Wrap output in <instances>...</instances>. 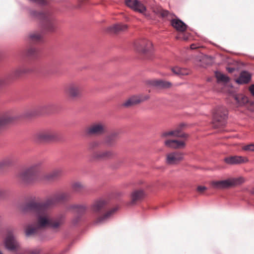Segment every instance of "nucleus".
Masks as SVG:
<instances>
[{
  "label": "nucleus",
  "mask_w": 254,
  "mask_h": 254,
  "mask_svg": "<svg viewBox=\"0 0 254 254\" xmlns=\"http://www.w3.org/2000/svg\"><path fill=\"white\" fill-rule=\"evenodd\" d=\"M53 199H47L44 202L31 201L21 207L23 213H30L36 217L35 226L39 229L50 226L51 218L48 214V210L52 207Z\"/></svg>",
  "instance_id": "f257e3e1"
},
{
  "label": "nucleus",
  "mask_w": 254,
  "mask_h": 254,
  "mask_svg": "<svg viewBox=\"0 0 254 254\" xmlns=\"http://www.w3.org/2000/svg\"><path fill=\"white\" fill-rule=\"evenodd\" d=\"M59 133L52 128H46L37 132L34 135L36 141H49L57 139Z\"/></svg>",
  "instance_id": "f03ea898"
},
{
  "label": "nucleus",
  "mask_w": 254,
  "mask_h": 254,
  "mask_svg": "<svg viewBox=\"0 0 254 254\" xmlns=\"http://www.w3.org/2000/svg\"><path fill=\"white\" fill-rule=\"evenodd\" d=\"M244 182V179L240 177L222 181H213L211 183V185L215 189H222L241 185Z\"/></svg>",
  "instance_id": "7ed1b4c3"
},
{
  "label": "nucleus",
  "mask_w": 254,
  "mask_h": 254,
  "mask_svg": "<svg viewBox=\"0 0 254 254\" xmlns=\"http://www.w3.org/2000/svg\"><path fill=\"white\" fill-rule=\"evenodd\" d=\"M14 229L11 228L6 229L4 244L5 248L10 251L16 252L18 250L19 245L14 235Z\"/></svg>",
  "instance_id": "20e7f679"
},
{
  "label": "nucleus",
  "mask_w": 254,
  "mask_h": 254,
  "mask_svg": "<svg viewBox=\"0 0 254 254\" xmlns=\"http://www.w3.org/2000/svg\"><path fill=\"white\" fill-rule=\"evenodd\" d=\"M82 89V87L80 83L73 82L67 85L66 92L70 97L75 99L81 96Z\"/></svg>",
  "instance_id": "39448f33"
},
{
  "label": "nucleus",
  "mask_w": 254,
  "mask_h": 254,
  "mask_svg": "<svg viewBox=\"0 0 254 254\" xmlns=\"http://www.w3.org/2000/svg\"><path fill=\"white\" fill-rule=\"evenodd\" d=\"M135 50L144 55L149 54L153 49L152 43L148 40H143L134 44Z\"/></svg>",
  "instance_id": "423d86ee"
},
{
  "label": "nucleus",
  "mask_w": 254,
  "mask_h": 254,
  "mask_svg": "<svg viewBox=\"0 0 254 254\" xmlns=\"http://www.w3.org/2000/svg\"><path fill=\"white\" fill-rule=\"evenodd\" d=\"M227 118V111L224 107L218 108L213 114V122L216 126H223Z\"/></svg>",
  "instance_id": "0eeeda50"
},
{
  "label": "nucleus",
  "mask_w": 254,
  "mask_h": 254,
  "mask_svg": "<svg viewBox=\"0 0 254 254\" xmlns=\"http://www.w3.org/2000/svg\"><path fill=\"white\" fill-rule=\"evenodd\" d=\"M184 159V154L181 152L172 151L166 155L165 162L167 164L174 165L178 164Z\"/></svg>",
  "instance_id": "6e6552de"
},
{
  "label": "nucleus",
  "mask_w": 254,
  "mask_h": 254,
  "mask_svg": "<svg viewBox=\"0 0 254 254\" xmlns=\"http://www.w3.org/2000/svg\"><path fill=\"white\" fill-rule=\"evenodd\" d=\"M106 131V127L105 125L100 122L92 124L86 129V132L89 135L101 134Z\"/></svg>",
  "instance_id": "1a4fd4ad"
},
{
  "label": "nucleus",
  "mask_w": 254,
  "mask_h": 254,
  "mask_svg": "<svg viewBox=\"0 0 254 254\" xmlns=\"http://www.w3.org/2000/svg\"><path fill=\"white\" fill-rule=\"evenodd\" d=\"M125 2L127 6L140 13H144L146 10L145 6L138 0H126Z\"/></svg>",
  "instance_id": "9d476101"
},
{
  "label": "nucleus",
  "mask_w": 254,
  "mask_h": 254,
  "mask_svg": "<svg viewBox=\"0 0 254 254\" xmlns=\"http://www.w3.org/2000/svg\"><path fill=\"white\" fill-rule=\"evenodd\" d=\"M115 155L112 150L97 151L93 154V157L98 160H108L112 158Z\"/></svg>",
  "instance_id": "9b49d317"
},
{
  "label": "nucleus",
  "mask_w": 254,
  "mask_h": 254,
  "mask_svg": "<svg viewBox=\"0 0 254 254\" xmlns=\"http://www.w3.org/2000/svg\"><path fill=\"white\" fill-rule=\"evenodd\" d=\"M145 193L143 190H136L133 191L130 195L131 200L128 202V206L135 205L140 201L144 196Z\"/></svg>",
  "instance_id": "f8f14e48"
},
{
  "label": "nucleus",
  "mask_w": 254,
  "mask_h": 254,
  "mask_svg": "<svg viewBox=\"0 0 254 254\" xmlns=\"http://www.w3.org/2000/svg\"><path fill=\"white\" fill-rule=\"evenodd\" d=\"M17 177L20 181L25 183H29L36 180L27 168L18 173Z\"/></svg>",
  "instance_id": "ddd939ff"
},
{
  "label": "nucleus",
  "mask_w": 254,
  "mask_h": 254,
  "mask_svg": "<svg viewBox=\"0 0 254 254\" xmlns=\"http://www.w3.org/2000/svg\"><path fill=\"white\" fill-rule=\"evenodd\" d=\"M164 144L169 148L175 149L183 148L186 146L184 141L177 139L166 140L164 142Z\"/></svg>",
  "instance_id": "4468645a"
},
{
  "label": "nucleus",
  "mask_w": 254,
  "mask_h": 254,
  "mask_svg": "<svg viewBox=\"0 0 254 254\" xmlns=\"http://www.w3.org/2000/svg\"><path fill=\"white\" fill-rule=\"evenodd\" d=\"M14 118L9 112L3 113L0 115V129L5 126L11 123Z\"/></svg>",
  "instance_id": "2eb2a0df"
},
{
  "label": "nucleus",
  "mask_w": 254,
  "mask_h": 254,
  "mask_svg": "<svg viewBox=\"0 0 254 254\" xmlns=\"http://www.w3.org/2000/svg\"><path fill=\"white\" fill-rule=\"evenodd\" d=\"M169 136L187 138L188 137V135L186 133H182L180 129H176L173 130L165 131L161 134V137L163 138H167Z\"/></svg>",
  "instance_id": "dca6fc26"
},
{
  "label": "nucleus",
  "mask_w": 254,
  "mask_h": 254,
  "mask_svg": "<svg viewBox=\"0 0 254 254\" xmlns=\"http://www.w3.org/2000/svg\"><path fill=\"white\" fill-rule=\"evenodd\" d=\"M248 160L246 157L241 156H233L225 158V161L228 164H238L248 162Z\"/></svg>",
  "instance_id": "f3484780"
},
{
  "label": "nucleus",
  "mask_w": 254,
  "mask_h": 254,
  "mask_svg": "<svg viewBox=\"0 0 254 254\" xmlns=\"http://www.w3.org/2000/svg\"><path fill=\"white\" fill-rule=\"evenodd\" d=\"M107 204V201L103 199H99L95 201L91 205V208L94 213H99L103 209Z\"/></svg>",
  "instance_id": "a211bd4d"
},
{
  "label": "nucleus",
  "mask_w": 254,
  "mask_h": 254,
  "mask_svg": "<svg viewBox=\"0 0 254 254\" xmlns=\"http://www.w3.org/2000/svg\"><path fill=\"white\" fill-rule=\"evenodd\" d=\"M171 25L179 32H184L187 28V25L179 18L171 20Z\"/></svg>",
  "instance_id": "6ab92c4d"
},
{
  "label": "nucleus",
  "mask_w": 254,
  "mask_h": 254,
  "mask_svg": "<svg viewBox=\"0 0 254 254\" xmlns=\"http://www.w3.org/2000/svg\"><path fill=\"white\" fill-rule=\"evenodd\" d=\"M127 28V26L126 24H116L108 27L106 30L109 33L115 34L125 31Z\"/></svg>",
  "instance_id": "aec40b11"
},
{
  "label": "nucleus",
  "mask_w": 254,
  "mask_h": 254,
  "mask_svg": "<svg viewBox=\"0 0 254 254\" xmlns=\"http://www.w3.org/2000/svg\"><path fill=\"white\" fill-rule=\"evenodd\" d=\"M62 174V170L61 169H55L50 173L43 176L42 179L49 181L55 180L59 177Z\"/></svg>",
  "instance_id": "412c9836"
},
{
  "label": "nucleus",
  "mask_w": 254,
  "mask_h": 254,
  "mask_svg": "<svg viewBox=\"0 0 254 254\" xmlns=\"http://www.w3.org/2000/svg\"><path fill=\"white\" fill-rule=\"evenodd\" d=\"M251 78L252 75L249 72L243 71L241 72L239 78L236 80V82L240 84L248 83Z\"/></svg>",
  "instance_id": "4be33fe9"
},
{
  "label": "nucleus",
  "mask_w": 254,
  "mask_h": 254,
  "mask_svg": "<svg viewBox=\"0 0 254 254\" xmlns=\"http://www.w3.org/2000/svg\"><path fill=\"white\" fill-rule=\"evenodd\" d=\"M70 197V194L67 192H64L59 193L55 195L53 197L48 198V199H53V203L52 206H54L57 202L61 201H64L67 200Z\"/></svg>",
  "instance_id": "5701e85b"
},
{
  "label": "nucleus",
  "mask_w": 254,
  "mask_h": 254,
  "mask_svg": "<svg viewBox=\"0 0 254 254\" xmlns=\"http://www.w3.org/2000/svg\"><path fill=\"white\" fill-rule=\"evenodd\" d=\"M149 84L153 86L158 88H168L170 87V82L162 80H154L149 82Z\"/></svg>",
  "instance_id": "b1692460"
},
{
  "label": "nucleus",
  "mask_w": 254,
  "mask_h": 254,
  "mask_svg": "<svg viewBox=\"0 0 254 254\" xmlns=\"http://www.w3.org/2000/svg\"><path fill=\"white\" fill-rule=\"evenodd\" d=\"M41 166V163L40 162H38L33 163L31 166L27 168V170L31 174H32L36 180L38 179L37 175L40 171Z\"/></svg>",
  "instance_id": "393cba45"
},
{
  "label": "nucleus",
  "mask_w": 254,
  "mask_h": 254,
  "mask_svg": "<svg viewBox=\"0 0 254 254\" xmlns=\"http://www.w3.org/2000/svg\"><path fill=\"white\" fill-rule=\"evenodd\" d=\"M141 102V100L139 99V96L135 95L131 96L127 100H126L123 104V106L125 107H130L137 104Z\"/></svg>",
  "instance_id": "a878e982"
},
{
  "label": "nucleus",
  "mask_w": 254,
  "mask_h": 254,
  "mask_svg": "<svg viewBox=\"0 0 254 254\" xmlns=\"http://www.w3.org/2000/svg\"><path fill=\"white\" fill-rule=\"evenodd\" d=\"M117 208H114L111 210L107 212L103 216L99 217L96 221V223H104L106 222L111 216V215L117 210Z\"/></svg>",
  "instance_id": "bb28decb"
},
{
  "label": "nucleus",
  "mask_w": 254,
  "mask_h": 254,
  "mask_svg": "<svg viewBox=\"0 0 254 254\" xmlns=\"http://www.w3.org/2000/svg\"><path fill=\"white\" fill-rule=\"evenodd\" d=\"M14 162L11 156H6L0 160V169L11 166Z\"/></svg>",
  "instance_id": "cd10ccee"
},
{
  "label": "nucleus",
  "mask_w": 254,
  "mask_h": 254,
  "mask_svg": "<svg viewBox=\"0 0 254 254\" xmlns=\"http://www.w3.org/2000/svg\"><path fill=\"white\" fill-rule=\"evenodd\" d=\"M69 208L72 209L74 213L80 216L86 211V207L83 205L73 204L71 205Z\"/></svg>",
  "instance_id": "c85d7f7f"
},
{
  "label": "nucleus",
  "mask_w": 254,
  "mask_h": 254,
  "mask_svg": "<svg viewBox=\"0 0 254 254\" xmlns=\"http://www.w3.org/2000/svg\"><path fill=\"white\" fill-rule=\"evenodd\" d=\"M215 75L218 83L225 84L227 83L229 81L230 78L229 77L221 72L216 71L215 72Z\"/></svg>",
  "instance_id": "c756f323"
},
{
  "label": "nucleus",
  "mask_w": 254,
  "mask_h": 254,
  "mask_svg": "<svg viewBox=\"0 0 254 254\" xmlns=\"http://www.w3.org/2000/svg\"><path fill=\"white\" fill-rule=\"evenodd\" d=\"M234 98L239 106H243L248 102V97L243 94L235 95Z\"/></svg>",
  "instance_id": "7c9ffc66"
},
{
  "label": "nucleus",
  "mask_w": 254,
  "mask_h": 254,
  "mask_svg": "<svg viewBox=\"0 0 254 254\" xmlns=\"http://www.w3.org/2000/svg\"><path fill=\"white\" fill-rule=\"evenodd\" d=\"M172 71L176 75L183 76L188 74V71L179 66L173 67L171 68Z\"/></svg>",
  "instance_id": "2f4dec72"
},
{
  "label": "nucleus",
  "mask_w": 254,
  "mask_h": 254,
  "mask_svg": "<svg viewBox=\"0 0 254 254\" xmlns=\"http://www.w3.org/2000/svg\"><path fill=\"white\" fill-rule=\"evenodd\" d=\"M30 72V70L25 66H21L15 70L14 71V76L19 77L24 73Z\"/></svg>",
  "instance_id": "473e14b6"
},
{
  "label": "nucleus",
  "mask_w": 254,
  "mask_h": 254,
  "mask_svg": "<svg viewBox=\"0 0 254 254\" xmlns=\"http://www.w3.org/2000/svg\"><path fill=\"white\" fill-rule=\"evenodd\" d=\"M38 229L39 228H37L35 225L34 227L28 226L25 230L26 236L27 237H31L37 233Z\"/></svg>",
  "instance_id": "72a5a7b5"
},
{
  "label": "nucleus",
  "mask_w": 254,
  "mask_h": 254,
  "mask_svg": "<svg viewBox=\"0 0 254 254\" xmlns=\"http://www.w3.org/2000/svg\"><path fill=\"white\" fill-rule=\"evenodd\" d=\"M84 188L85 186L80 182H75L72 185V189L75 192H80Z\"/></svg>",
  "instance_id": "f704fd0d"
},
{
  "label": "nucleus",
  "mask_w": 254,
  "mask_h": 254,
  "mask_svg": "<svg viewBox=\"0 0 254 254\" xmlns=\"http://www.w3.org/2000/svg\"><path fill=\"white\" fill-rule=\"evenodd\" d=\"M64 220V217L62 215L60 217V218L58 219V220L55 221L54 222H52V221L51 220V223L50 225V226L54 229L57 228L63 223Z\"/></svg>",
  "instance_id": "c9c22d12"
},
{
  "label": "nucleus",
  "mask_w": 254,
  "mask_h": 254,
  "mask_svg": "<svg viewBox=\"0 0 254 254\" xmlns=\"http://www.w3.org/2000/svg\"><path fill=\"white\" fill-rule=\"evenodd\" d=\"M118 135V133L114 132L107 136L105 139V142L108 145H110L111 141L114 140Z\"/></svg>",
  "instance_id": "e433bc0d"
},
{
  "label": "nucleus",
  "mask_w": 254,
  "mask_h": 254,
  "mask_svg": "<svg viewBox=\"0 0 254 254\" xmlns=\"http://www.w3.org/2000/svg\"><path fill=\"white\" fill-rule=\"evenodd\" d=\"M101 144V142L97 140H94L90 141L88 144V149L93 150L98 147Z\"/></svg>",
  "instance_id": "4c0bfd02"
},
{
  "label": "nucleus",
  "mask_w": 254,
  "mask_h": 254,
  "mask_svg": "<svg viewBox=\"0 0 254 254\" xmlns=\"http://www.w3.org/2000/svg\"><path fill=\"white\" fill-rule=\"evenodd\" d=\"M30 39L35 42L39 41L41 38V35L39 33H32L29 35Z\"/></svg>",
  "instance_id": "58836bf2"
},
{
  "label": "nucleus",
  "mask_w": 254,
  "mask_h": 254,
  "mask_svg": "<svg viewBox=\"0 0 254 254\" xmlns=\"http://www.w3.org/2000/svg\"><path fill=\"white\" fill-rule=\"evenodd\" d=\"M160 14L162 17H167L169 19L170 17L172 16V14L167 10H162L160 11Z\"/></svg>",
  "instance_id": "ea45409f"
},
{
  "label": "nucleus",
  "mask_w": 254,
  "mask_h": 254,
  "mask_svg": "<svg viewBox=\"0 0 254 254\" xmlns=\"http://www.w3.org/2000/svg\"><path fill=\"white\" fill-rule=\"evenodd\" d=\"M243 149L247 151H254V144H249L244 146Z\"/></svg>",
  "instance_id": "a19ab883"
},
{
  "label": "nucleus",
  "mask_w": 254,
  "mask_h": 254,
  "mask_svg": "<svg viewBox=\"0 0 254 254\" xmlns=\"http://www.w3.org/2000/svg\"><path fill=\"white\" fill-rule=\"evenodd\" d=\"M81 220V216L77 215L75 216L72 220V223L73 225L77 224Z\"/></svg>",
  "instance_id": "79ce46f5"
},
{
  "label": "nucleus",
  "mask_w": 254,
  "mask_h": 254,
  "mask_svg": "<svg viewBox=\"0 0 254 254\" xmlns=\"http://www.w3.org/2000/svg\"><path fill=\"white\" fill-rule=\"evenodd\" d=\"M30 1L38 4H44L47 2L46 0H29Z\"/></svg>",
  "instance_id": "37998d69"
},
{
  "label": "nucleus",
  "mask_w": 254,
  "mask_h": 254,
  "mask_svg": "<svg viewBox=\"0 0 254 254\" xmlns=\"http://www.w3.org/2000/svg\"><path fill=\"white\" fill-rule=\"evenodd\" d=\"M137 96H139V99L141 100V102L148 99L149 98V96H148V95H146L145 96H142L141 95H137Z\"/></svg>",
  "instance_id": "c03bdc74"
},
{
  "label": "nucleus",
  "mask_w": 254,
  "mask_h": 254,
  "mask_svg": "<svg viewBox=\"0 0 254 254\" xmlns=\"http://www.w3.org/2000/svg\"><path fill=\"white\" fill-rule=\"evenodd\" d=\"M53 106V104H52L51 103H48V104H46L45 105H44L43 106H42L41 107V108L42 109H47L49 108H50L51 107H52Z\"/></svg>",
  "instance_id": "a18cd8bd"
},
{
  "label": "nucleus",
  "mask_w": 254,
  "mask_h": 254,
  "mask_svg": "<svg viewBox=\"0 0 254 254\" xmlns=\"http://www.w3.org/2000/svg\"><path fill=\"white\" fill-rule=\"evenodd\" d=\"M206 189H207L206 187H205L204 186H198L197 188V191H198L199 192H202L204 190H206Z\"/></svg>",
  "instance_id": "49530a36"
},
{
  "label": "nucleus",
  "mask_w": 254,
  "mask_h": 254,
  "mask_svg": "<svg viewBox=\"0 0 254 254\" xmlns=\"http://www.w3.org/2000/svg\"><path fill=\"white\" fill-rule=\"evenodd\" d=\"M35 49L31 48L28 50V54L29 55H32L35 52Z\"/></svg>",
  "instance_id": "de8ad7c7"
},
{
  "label": "nucleus",
  "mask_w": 254,
  "mask_h": 254,
  "mask_svg": "<svg viewBox=\"0 0 254 254\" xmlns=\"http://www.w3.org/2000/svg\"><path fill=\"white\" fill-rule=\"evenodd\" d=\"M251 94L254 96V84H252L249 88Z\"/></svg>",
  "instance_id": "09e8293b"
},
{
  "label": "nucleus",
  "mask_w": 254,
  "mask_h": 254,
  "mask_svg": "<svg viewBox=\"0 0 254 254\" xmlns=\"http://www.w3.org/2000/svg\"><path fill=\"white\" fill-rule=\"evenodd\" d=\"M5 194V191L2 190H0V197H2L4 196Z\"/></svg>",
  "instance_id": "8fccbe9b"
},
{
  "label": "nucleus",
  "mask_w": 254,
  "mask_h": 254,
  "mask_svg": "<svg viewBox=\"0 0 254 254\" xmlns=\"http://www.w3.org/2000/svg\"><path fill=\"white\" fill-rule=\"evenodd\" d=\"M227 70L229 72L231 73L235 70V69L233 67H228L227 68Z\"/></svg>",
  "instance_id": "3c124183"
},
{
  "label": "nucleus",
  "mask_w": 254,
  "mask_h": 254,
  "mask_svg": "<svg viewBox=\"0 0 254 254\" xmlns=\"http://www.w3.org/2000/svg\"><path fill=\"white\" fill-rule=\"evenodd\" d=\"M4 83V81L2 79H0V86L2 85Z\"/></svg>",
  "instance_id": "603ef678"
},
{
  "label": "nucleus",
  "mask_w": 254,
  "mask_h": 254,
  "mask_svg": "<svg viewBox=\"0 0 254 254\" xmlns=\"http://www.w3.org/2000/svg\"><path fill=\"white\" fill-rule=\"evenodd\" d=\"M39 253V251H33L32 252V254H38Z\"/></svg>",
  "instance_id": "864d4df0"
},
{
  "label": "nucleus",
  "mask_w": 254,
  "mask_h": 254,
  "mask_svg": "<svg viewBox=\"0 0 254 254\" xmlns=\"http://www.w3.org/2000/svg\"><path fill=\"white\" fill-rule=\"evenodd\" d=\"M190 48L191 49H195L196 48V46L194 44H192L191 46H190Z\"/></svg>",
  "instance_id": "5fc2aeb1"
},
{
  "label": "nucleus",
  "mask_w": 254,
  "mask_h": 254,
  "mask_svg": "<svg viewBox=\"0 0 254 254\" xmlns=\"http://www.w3.org/2000/svg\"><path fill=\"white\" fill-rule=\"evenodd\" d=\"M252 192V193L254 194V190Z\"/></svg>",
  "instance_id": "6e6d98bb"
},
{
  "label": "nucleus",
  "mask_w": 254,
  "mask_h": 254,
  "mask_svg": "<svg viewBox=\"0 0 254 254\" xmlns=\"http://www.w3.org/2000/svg\"><path fill=\"white\" fill-rule=\"evenodd\" d=\"M0 254H3L1 251H0Z\"/></svg>",
  "instance_id": "4d7b16f0"
}]
</instances>
